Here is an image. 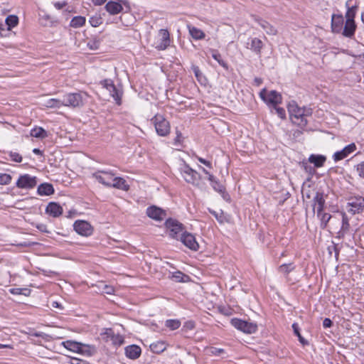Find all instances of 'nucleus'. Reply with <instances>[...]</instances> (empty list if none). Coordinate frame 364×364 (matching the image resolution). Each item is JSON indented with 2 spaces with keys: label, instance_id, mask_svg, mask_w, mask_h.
Wrapping results in <instances>:
<instances>
[{
  "label": "nucleus",
  "instance_id": "1",
  "mask_svg": "<svg viewBox=\"0 0 364 364\" xmlns=\"http://www.w3.org/2000/svg\"><path fill=\"white\" fill-rule=\"evenodd\" d=\"M85 92H70L63 95L64 106L72 108L81 107L85 104Z\"/></svg>",
  "mask_w": 364,
  "mask_h": 364
},
{
  "label": "nucleus",
  "instance_id": "2",
  "mask_svg": "<svg viewBox=\"0 0 364 364\" xmlns=\"http://www.w3.org/2000/svg\"><path fill=\"white\" fill-rule=\"evenodd\" d=\"M165 227L168 231V235L176 240H180L181 233L186 232L183 225L173 218H168L166 220Z\"/></svg>",
  "mask_w": 364,
  "mask_h": 364
},
{
  "label": "nucleus",
  "instance_id": "3",
  "mask_svg": "<svg viewBox=\"0 0 364 364\" xmlns=\"http://www.w3.org/2000/svg\"><path fill=\"white\" fill-rule=\"evenodd\" d=\"M181 174L184 180L195 186H199L201 176L199 173L191 168L189 165L184 164L180 168Z\"/></svg>",
  "mask_w": 364,
  "mask_h": 364
},
{
  "label": "nucleus",
  "instance_id": "4",
  "mask_svg": "<svg viewBox=\"0 0 364 364\" xmlns=\"http://www.w3.org/2000/svg\"><path fill=\"white\" fill-rule=\"evenodd\" d=\"M151 122L154 124L156 133L161 136H166L170 133L169 122L160 114L155 115Z\"/></svg>",
  "mask_w": 364,
  "mask_h": 364
},
{
  "label": "nucleus",
  "instance_id": "5",
  "mask_svg": "<svg viewBox=\"0 0 364 364\" xmlns=\"http://www.w3.org/2000/svg\"><path fill=\"white\" fill-rule=\"evenodd\" d=\"M230 323L235 328L245 333L252 334L257 331V325L254 322L234 318L231 319Z\"/></svg>",
  "mask_w": 364,
  "mask_h": 364
},
{
  "label": "nucleus",
  "instance_id": "6",
  "mask_svg": "<svg viewBox=\"0 0 364 364\" xmlns=\"http://www.w3.org/2000/svg\"><path fill=\"white\" fill-rule=\"evenodd\" d=\"M261 99L271 107L274 105H278L282 103V97L280 93L275 90H271L269 93L267 92L265 89H263L259 92Z\"/></svg>",
  "mask_w": 364,
  "mask_h": 364
},
{
  "label": "nucleus",
  "instance_id": "7",
  "mask_svg": "<svg viewBox=\"0 0 364 364\" xmlns=\"http://www.w3.org/2000/svg\"><path fill=\"white\" fill-rule=\"evenodd\" d=\"M289 112L294 123H296L301 127H304L307 124V120L304 117L302 107H299L296 105H290L289 106Z\"/></svg>",
  "mask_w": 364,
  "mask_h": 364
},
{
  "label": "nucleus",
  "instance_id": "8",
  "mask_svg": "<svg viewBox=\"0 0 364 364\" xmlns=\"http://www.w3.org/2000/svg\"><path fill=\"white\" fill-rule=\"evenodd\" d=\"M347 210L353 215L362 213L364 210V198L361 196L350 198L347 204Z\"/></svg>",
  "mask_w": 364,
  "mask_h": 364
},
{
  "label": "nucleus",
  "instance_id": "9",
  "mask_svg": "<svg viewBox=\"0 0 364 364\" xmlns=\"http://www.w3.org/2000/svg\"><path fill=\"white\" fill-rule=\"evenodd\" d=\"M75 232L82 236H90L93 232V228L85 220H76L73 224Z\"/></svg>",
  "mask_w": 364,
  "mask_h": 364
},
{
  "label": "nucleus",
  "instance_id": "10",
  "mask_svg": "<svg viewBox=\"0 0 364 364\" xmlns=\"http://www.w3.org/2000/svg\"><path fill=\"white\" fill-rule=\"evenodd\" d=\"M146 213L149 218L159 222L164 220L167 215L166 210L156 205L148 207Z\"/></svg>",
  "mask_w": 364,
  "mask_h": 364
},
{
  "label": "nucleus",
  "instance_id": "11",
  "mask_svg": "<svg viewBox=\"0 0 364 364\" xmlns=\"http://www.w3.org/2000/svg\"><path fill=\"white\" fill-rule=\"evenodd\" d=\"M37 184L36 177L31 176L28 174L21 176L17 182L16 186L19 188L31 189Z\"/></svg>",
  "mask_w": 364,
  "mask_h": 364
},
{
  "label": "nucleus",
  "instance_id": "12",
  "mask_svg": "<svg viewBox=\"0 0 364 364\" xmlns=\"http://www.w3.org/2000/svg\"><path fill=\"white\" fill-rule=\"evenodd\" d=\"M180 240L185 246L191 250L198 251L199 249V245L197 242L195 236L191 233L186 231L181 233Z\"/></svg>",
  "mask_w": 364,
  "mask_h": 364
},
{
  "label": "nucleus",
  "instance_id": "13",
  "mask_svg": "<svg viewBox=\"0 0 364 364\" xmlns=\"http://www.w3.org/2000/svg\"><path fill=\"white\" fill-rule=\"evenodd\" d=\"M356 149L357 146L355 144L351 143L345 146L341 151H338L334 153L333 158L335 161H341L348 156L353 152H354L356 150Z\"/></svg>",
  "mask_w": 364,
  "mask_h": 364
},
{
  "label": "nucleus",
  "instance_id": "14",
  "mask_svg": "<svg viewBox=\"0 0 364 364\" xmlns=\"http://www.w3.org/2000/svg\"><path fill=\"white\" fill-rule=\"evenodd\" d=\"M114 173L109 171H99L94 174L95 178L101 183L106 186L111 187L112 179H113Z\"/></svg>",
  "mask_w": 364,
  "mask_h": 364
},
{
  "label": "nucleus",
  "instance_id": "15",
  "mask_svg": "<svg viewBox=\"0 0 364 364\" xmlns=\"http://www.w3.org/2000/svg\"><path fill=\"white\" fill-rule=\"evenodd\" d=\"M159 35L161 36L160 43L156 46V48L159 50H164L170 45L169 33L166 29H161Z\"/></svg>",
  "mask_w": 364,
  "mask_h": 364
},
{
  "label": "nucleus",
  "instance_id": "16",
  "mask_svg": "<svg viewBox=\"0 0 364 364\" xmlns=\"http://www.w3.org/2000/svg\"><path fill=\"white\" fill-rule=\"evenodd\" d=\"M314 210H316L317 216L320 217L323 210L325 200L321 193H316L314 198Z\"/></svg>",
  "mask_w": 364,
  "mask_h": 364
},
{
  "label": "nucleus",
  "instance_id": "17",
  "mask_svg": "<svg viewBox=\"0 0 364 364\" xmlns=\"http://www.w3.org/2000/svg\"><path fill=\"white\" fill-rule=\"evenodd\" d=\"M46 213L54 218L59 217L63 213V208L55 202H50L46 208Z\"/></svg>",
  "mask_w": 364,
  "mask_h": 364
},
{
  "label": "nucleus",
  "instance_id": "18",
  "mask_svg": "<svg viewBox=\"0 0 364 364\" xmlns=\"http://www.w3.org/2000/svg\"><path fill=\"white\" fill-rule=\"evenodd\" d=\"M125 355L132 360L137 359L141 353V348L137 345H130L124 348Z\"/></svg>",
  "mask_w": 364,
  "mask_h": 364
},
{
  "label": "nucleus",
  "instance_id": "19",
  "mask_svg": "<svg viewBox=\"0 0 364 364\" xmlns=\"http://www.w3.org/2000/svg\"><path fill=\"white\" fill-rule=\"evenodd\" d=\"M264 46L263 42L257 38H253L250 40V43H247V48L250 49L252 51H253L255 54L257 55H261V50Z\"/></svg>",
  "mask_w": 364,
  "mask_h": 364
},
{
  "label": "nucleus",
  "instance_id": "20",
  "mask_svg": "<svg viewBox=\"0 0 364 364\" xmlns=\"http://www.w3.org/2000/svg\"><path fill=\"white\" fill-rule=\"evenodd\" d=\"M343 26V18L341 15L332 16L331 28L334 33H340Z\"/></svg>",
  "mask_w": 364,
  "mask_h": 364
},
{
  "label": "nucleus",
  "instance_id": "21",
  "mask_svg": "<svg viewBox=\"0 0 364 364\" xmlns=\"http://www.w3.org/2000/svg\"><path fill=\"white\" fill-rule=\"evenodd\" d=\"M326 161V157L320 154H311L309 157V162L313 164L314 167H322Z\"/></svg>",
  "mask_w": 364,
  "mask_h": 364
},
{
  "label": "nucleus",
  "instance_id": "22",
  "mask_svg": "<svg viewBox=\"0 0 364 364\" xmlns=\"http://www.w3.org/2000/svg\"><path fill=\"white\" fill-rule=\"evenodd\" d=\"M356 25L355 21H346L343 30V35L346 37H351L355 31Z\"/></svg>",
  "mask_w": 364,
  "mask_h": 364
},
{
  "label": "nucleus",
  "instance_id": "23",
  "mask_svg": "<svg viewBox=\"0 0 364 364\" xmlns=\"http://www.w3.org/2000/svg\"><path fill=\"white\" fill-rule=\"evenodd\" d=\"M112 181V183L111 187H114L123 191H128L129 189V186L127 183V181L123 178L113 177Z\"/></svg>",
  "mask_w": 364,
  "mask_h": 364
},
{
  "label": "nucleus",
  "instance_id": "24",
  "mask_svg": "<svg viewBox=\"0 0 364 364\" xmlns=\"http://www.w3.org/2000/svg\"><path fill=\"white\" fill-rule=\"evenodd\" d=\"M62 345L66 349H68L70 351L79 353V352L80 350V348L82 346V343L71 341V340H68V341H63L62 343Z\"/></svg>",
  "mask_w": 364,
  "mask_h": 364
},
{
  "label": "nucleus",
  "instance_id": "25",
  "mask_svg": "<svg viewBox=\"0 0 364 364\" xmlns=\"http://www.w3.org/2000/svg\"><path fill=\"white\" fill-rule=\"evenodd\" d=\"M37 192L41 196H50L54 193V188L52 184L44 183L38 187Z\"/></svg>",
  "mask_w": 364,
  "mask_h": 364
},
{
  "label": "nucleus",
  "instance_id": "26",
  "mask_svg": "<svg viewBox=\"0 0 364 364\" xmlns=\"http://www.w3.org/2000/svg\"><path fill=\"white\" fill-rule=\"evenodd\" d=\"M255 20L258 22L259 26L265 31V32L268 35L277 34V29L273 26H272L269 22L261 18H255Z\"/></svg>",
  "mask_w": 364,
  "mask_h": 364
},
{
  "label": "nucleus",
  "instance_id": "27",
  "mask_svg": "<svg viewBox=\"0 0 364 364\" xmlns=\"http://www.w3.org/2000/svg\"><path fill=\"white\" fill-rule=\"evenodd\" d=\"M106 10L112 15L117 14L123 9L122 6L114 1H109L105 6Z\"/></svg>",
  "mask_w": 364,
  "mask_h": 364
},
{
  "label": "nucleus",
  "instance_id": "28",
  "mask_svg": "<svg viewBox=\"0 0 364 364\" xmlns=\"http://www.w3.org/2000/svg\"><path fill=\"white\" fill-rule=\"evenodd\" d=\"M149 348L153 353L159 354L166 349L167 344L164 341H159L151 343Z\"/></svg>",
  "mask_w": 364,
  "mask_h": 364
},
{
  "label": "nucleus",
  "instance_id": "29",
  "mask_svg": "<svg viewBox=\"0 0 364 364\" xmlns=\"http://www.w3.org/2000/svg\"><path fill=\"white\" fill-rule=\"evenodd\" d=\"M97 353V349L95 346L82 343V346L80 348V350L79 352L80 354L86 355V356H92Z\"/></svg>",
  "mask_w": 364,
  "mask_h": 364
},
{
  "label": "nucleus",
  "instance_id": "30",
  "mask_svg": "<svg viewBox=\"0 0 364 364\" xmlns=\"http://www.w3.org/2000/svg\"><path fill=\"white\" fill-rule=\"evenodd\" d=\"M30 134L33 137L38 139H45L48 136L47 132L42 127H36L31 130Z\"/></svg>",
  "mask_w": 364,
  "mask_h": 364
},
{
  "label": "nucleus",
  "instance_id": "31",
  "mask_svg": "<svg viewBox=\"0 0 364 364\" xmlns=\"http://www.w3.org/2000/svg\"><path fill=\"white\" fill-rule=\"evenodd\" d=\"M189 33L193 38L196 40H202L205 35L203 31L194 26H188Z\"/></svg>",
  "mask_w": 364,
  "mask_h": 364
},
{
  "label": "nucleus",
  "instance_id": "32",
  "mask_svg": "<svg viewBox=\"0 0 364 364\" xmlns=\"http://www.w3.org/2000/svg\"><path fill=\"white\" fill-rule=\"evenodd\" d=\"M171 279L176 282H186L190 280V277L180 271L175 272L171 277Z\"/></svg>",
  "mask_w": 364,
  "mask_h": 364
},
{
  "label": "nucleus",
  "instance_id": "33",
  "mask_svg": "<svg viewBox=\"0 0 364 364\" xmlns=\"http://www.w3.org/2000/svg\"><path fill=\"white\" fill-rule=\"evenodd\" d=\"M46 106L50 108H60L64 106L63 97L49 99L46 101Z\"/></svg>",
  "mask_w": 364,
  "mask_h": 364
},
{
  "label": "nucleus",
  "instance_id": "34",
  "mask_svg": "<svg viewBox=\"0 0 364 364\" xmlns=\"http://www.w3.org/2000/svg\"><path fill=\"white\" fill-rule=\"evenodd\" d=\"M212 187L215 191L221 193L225 200H228L229 199V195L225 193V186L218 180L212 184Z\"/></svg>",
  "mask_w": 364,
  "mask_h": 364
},
{
  "label": "nucleus",
  "instance_id": "35",
  "mask_svg": "<svg viewBox=\"0 0 364 364\" xmlns=\"http://www.w3.org/2000/svg\"><path fill=\"white\" fill-rule=\"evenodd\" d=\"M18 23V18L16 15H9L6 18L5 25L8 27V30L16 26Z\"/></svg>",
  "mask_w": 364,
  "mask_h": 364
},
{
  "label": "nucleus",
  "instance_id": "36",
  "mask_svg": "<svg viewBox=\"0 0 364 364\" xmlns=\"http://www.w3.org/2000/svg\"><path fill=\"white\" fill-rule=\"evenodd\" d=\"M212 57L225 69H228V65L222 59L220 53L217 50H210Z\"/></svg>",
  "mask_w": 364,
  "mask_h": 364
},
{
  "label": "nucleus",
  "instance_id": "37",
  "mask_svg": "<svg viewBox=\"0 0 364 364\" xmlns=\"http://www.w3.org/2000/svg\"><path fill=\"white\" fill-rule=\"evenodd\" d=\"M292 328L294 334L298 337L299 342L304 346L309 345V341L306 340L300 333V328L296 323L292 324Z\"/></svg>",
  "mask_w": 364,
  "mask_h": 364
},
{
  "label": "nucleus",
  "instance_id": "38",
  "mask_svg": "<svg viewBox=\"0 0 364 364\" xmlns=\"http://www.w3.org/2000/svg\"><path fill=\"white\" fill-rule=\"evenodd\" d=\"M85 18L81 16H75L70 21V26L73 28H79L85 23Z\"/></svg>",
  "mask_w": 364,
  "mask_h": 364
},
{
  "label": "nucleus",
  "instance_id": "39",
  "mask_svg": "<svg viewBox=\"0 0 364 364\" xmlns=\"http://www.w3.org/2000/svg\"><path fill=\"white\" fill-rule=\"evenodd\" d=\"M301 168L308 173L309 177H311L316 173L315 167L312 166L308 161H303L301 163Z\"/></svg>",
  "mask_w": 364,
  "mask_h": 364
},
{
  "label": "nucleus",
  "instance_id": "40",
  "mask_svg": "<svg viewBox=\"0 0 364 364\" xmlns=\"http://www.w3.org/2000/svg\"><path fill=\"white\" fill-rule=\"evenodd\" d=\"M110 95L114 98V100L116 102V104L118 105H120L122 104V93L117 89L116 86L114 85V89L109 90Z\"/></svg>",
  "mask_w": 364,
  "mask_h": 364
},
{
  "label": "nucleus",
  "instance_id": "41",
  "mask_svg": "<svg viewBox=\"0 0 364 364\" xmlns=\"http://www.w3.org/2000/svg\"><path fill=\"white\" fill-rule=\"evenodd\" d=\"M165 326L169 329L173 331L180 327L181 321L178 319H168L165 322Z\"/></svg>",
  "mask_w": 364,
  "mask_h": 364
},
{
  "label": "nucleus",
  "instance_id": "42",
  "mask_svg": "<svg viewBox=\"0 0 364 364\" xmlns=\"http://www.w3.org/2000/svg\"><path fill=\"white\" fill-rule=\"evenodd\" d=\"M346 6L348 8L347 12L346 14V21H348V20L354 21V18L355 16V10L356 9V6L350 7L348 1L346 2Z\"/></svg>",
  "mask_w": 364,
  "mask_h": 364
},
{
  "label": "nucleus",
  "instance_id": "43",
  "mask_svg": "<svg viewBox=\"0 0 364 364\" xmlns=\"http://www.w3.org/2000/svg\"><path fill=\"white\" fill-rule=\"evenodd\" d=\"M271 109V112L273 113L274 110L275 113L282 119L286 118V112L285 109L282 107H278V105H274L269 107Z\"/></svg>",
  "mask_w": 364,
  "mask_h": 364
},
{
  "label": "nucleus",
  "instance_id": "44",
  "mask_svg": "<svg viewBox=\"0 0 364 364\" xmlns=\"http://www.w3.org/2000/svg\"><path fill=\"white\" fill-rule=\"evenodd\" d=\"M294 269L292 264H283L279 267V272L284 274H288Z\"/></svg>",
  "mask_w": 364,
  "mask_h": 364
},
{
  "label": "nucleus",
  "instance_id": "45",
  "mask_svg": "<svg viewBox=\"0 0 364 364\" xmlns=\"http://www.w3.org/2000/svg\"><path fill=\"white\" fill-rule=\"evenodd\" d=\"M114 334V331L112 328H105L104 331L101 333V336L105 341L107 342L111 340V338Z\"/></svg>",
  "mask_w": 364,
  "mask_h": 364
},
{
  "label": "nucleus",
  "instance_id": "46",
  "mask_svg": "<svg viewBox=\"0 0 364 364\" xmlns=\"http://www.w3.org/2000/svg\"><path fill=\"white\" fill-rule=\"evenodd\" d=\"M192 70L194 73L196 77L200 82L202 83L203 80H205V77L203 76L202 72L200 71V70L199 69V68L198 66L193 65Z\"/></svg>",
  "mask_w": 364,
  "mask_h": 364
},
{
  "label": "nucleus",
  "instance_id": "47",
  "mask_svg": "<svg viewBox=\"0 0 364 364\" xmlns=\"http://www.w3.org/2000/svg\"><path fill=\"white\" fill-rule=\"evenodd\" d=\"M110 341H112V344L114 346H121L124 343V338L119 334H114L112 335Z\"/></svg>",
  "mask_w": 364,
  "mask_h": 364
},
{
  "label": "nucleus",
  "instance_id": "48",
  "mask_svg": "<svg viewBox=\"0 0 364 364\" xmlns=\"http://www.w3.org/2000/svg\"><path fill=\"white\" fill-rule=\"evenodd\" d=\"M350 228V224L348 222V218L345 213L343 214L342 217V227L341 231L344 233L348 231Z\"/></svg>",
  "mask_w": 364,
  "mask_h": 364
},
{
  "label": "nucleus",
  "instance_id": "49",
  "mask_svg": "<svg viewBox=\"0 0 364 364\" xmlns=\"http://www.w3.org/2000/svg\"><path fill=\"white\" fill-rule=\"evenodd\" d=\"M11 176L7 173H0V184L8 185L11 181Z\"/></svg>",
  "mask_w": 364,
  "mask_h": 364
},
{
  "label": "nucleus",
  "instance_id": "50",
  "mask_svg": "<svg viewBox=\"0 0 364 364\" xmlns=\"http://www.w3.org/2000/svg\"><path fill=\"white\" fill-rule=\"evenodd\" d=\"M318 218L321 219L322 228H326L328 222L331 219V215L329 213H323L322 211L321 216Z\"/></svg>",
  "mask_w": 364,
  "mask_h": 364
},
{
  "label": "nucleus",
  "instance_id": "51",
  "mask_svg": "<svg viewBox=\"0 0 364 364\" xmlns=\"http://www.w3.org/2000/svg\"><path fill=\"white\" fill-rule=\"evenodd\" d=\"M100 84L105 87L108 91L109 90H114V84L113 81L110 79H105L100 82Z\"/></svg>",
  "mask_w": 364,
  "mask_h": 364
},
{
  "label": "nucleus",
  "instance_id": "52",
  "mask_svg": "<svg viewBox=\"0 0 364 364\" xmlns=\"http://www.w3.org/2000/svg\"><path fill=\"white\" fill-rule=\"evenodd\" d=\"M9 156L13 161L20 163L22 161V156L17 152L9 151Z\"/></svg>",
  "mask_w": 364,
  "mask_h": 364
},
{
  "label": "nucleus",
  "instance_id": "53",
  "mask_svg": "<svg viewBox=\"0 0 364 364\" xmlns=\"http://www.w3.org/2000/svg\"><path fill=\"white\" fill-rule=\"evenodd\" d=\"M210 213L215 217V218L217 219V220L219 223H223L225 216H224L223 212L222 210H220V213H218L215 210H210Z\"/></svg>",
  "mask_w": 364,
  "mask_h": 364
},
{
  "label": "nucleus",
  "instance_id": "54",
  "mask_svg": "<svg viewBox=\"0 0 364 364\" xmlns=\"http://www.w3.org/2000/svg\"><path fill=\"white\" fill-rule=\"evenodd\" d=\"M358 176L364 178V161L355 166Z\"/></svg>",
  "mask_w": 364,
  "mask_h": 364
},
{
  "label": "nucleus",
  "instance_id": "55",
  "mask_svg": "<svg viewBox=\"0 0 364 364\" xmlns=\"http://www.w3.org/2000/svg\"><path fill=\"white\" fill-rule=\"evenodd\" d=\"M68 363L70 364H87L85 360L77 358H69Z\"/></svg>",
  "mask_w": 364,
  "mask_h": 364
},
{
  "label": "nucleus",
  "instance_id": "56",
  "mask_svg": "<svg viewBox=\"0 0 364 364\" xmlns=\"http://www.w3.org/2000/svg\"><path fill=\"white\" fill-rule=\"evenodd\" d=\"M103 291L106 294H111L114 292V288L112 286L103 284Z\"/></svg>",
  "mask_w": 364,
  "mask_h": 364
},
{
  "label": "nucleus",
  "instance_id": "57",
  "mask_svg": "<svg viewBox=\"0 0 364 364\" xmlns=\"http://www.w3.org/2000/svg\"><path fill=\"white\" fill-rule=\"evenodd\" d=\"M332 326H333V322L330 318H326L323 320V328H331Z\"/></svg>",
  "mask_w": 364,
  "mask_h": 364
},
{
  "label": "nucleus",
  "instance_id": "58",
  "mask_svg": "<svg viewBox=\"0 0 364 364\" xmlns=\"http://www.w3.org/2000/svg\"><path fill=\"white\" fill-rule=\"evenodd\" d=\"M37 229L39 230L41 232H49L47 228V225L45 224H38L36 226Z\"/></svg>",
  "mask_w": 364,
  "mask_h": 364
},
{
  "label": "nucleus",
  "instance_id": "59",
  "mask_svg": "<svg viewBox=\"0 0 364 364\" xmlns=\"http://www.w3.org/2000/svg\"><path fill=\"white\" fill-rule=\"evenodd\" d=\"M302 111H304V117L306 118L308 116L311 115L312 110L311 108L302 107Z\"/></svg>",
  "mask_w": 364,
  "mask_h": 364
},
{
  "label": "nucleus",
  "instance_id": "60",
  "mask_svg": "<svg viewBox=\"0 0 364 364\" xmlns=\"http://www.w3.org/2000/svg\"><path fill=\"white\" fill-rule=\"evenodd\" d=\"M22 291V288H13L10 289V292L12 294L15 295H21Z\"/></svg>",
  "mask_w": 364,
  "mask_h": 364
},
{
  "label": "nucleus",
  "instance_id": "61",
  "mask_svg": "<svg viewBox=\"0 0 364 364\" xmlns=\"http://www.w3.org/2000/svg\"><path fill=\"white\" fill-rule=\"evenodd\" d=\"M198 160L202 163L203 164L205 165L206 166L209 167V168H211L212 166H211V163L201 157H198Z\"/></svg>",
  "mask_w": 364,
  "mask_h": 364
},
{
  "label": "nucleus",
  "instance_id": "62",
  "mask_svg": "<svg viewBox=\"0 0 364 364\" xmlns=\"http://www.w3.org/2000/svg\"><path fill=\"white\" fill-rule=\"evenodd\" d=\"M99 21H100V19H99V18H92L90 19V22L91 25H92V26L96 27V26H97L100 24Z\"/></svg>",
  "mask_w": 364,
  "mask_h": 364
},
{
  "label": "nucleus",
  "instance_id": "63",
  "mask_svg": "<svg viewBox=\"0 0 364 364\" xmlns=\"http://www.w3.org/2000/svg\"><path fill=\"white\" fill-rule=\"evenodd\" d=\"M224 352V350L222 349V348H213L211 350V353L215 354V355H220V353H223Z\"/></svg>",
  "mask_w": 364,
  "mask_h": 364
},
{
  "label": "nucleus",
  "instance_id": "64",
  "mask_svg": "<svg viewBox=\"0 0 364 364\" xmlns=\"http://www.w3.org/2000/svg\"><path fill=\"white\" fill-rule=\"evenodd\" d=\"M31 293V290L27 288H22L21 294L25 296H28Z\"/></svg>",
  "mask_w": 364,
  "mask_h": 364
}]
</instances>
